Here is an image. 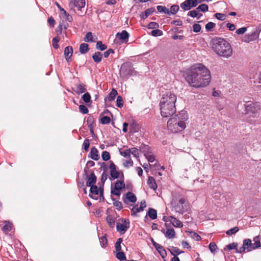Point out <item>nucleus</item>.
Here are the masks:
<instances>
[{
    "mask_svg": "<svg viewBox=\"0 0 261 261\" xmlns=\"http://www.w3.org/2000/svg\"><path fill=\"white\" fill-rule=\"evenodd\" d=\"M184 76L189 84L195 88L208 85L211 79L210 71L202 64H197L191 66L185 73Z\"/></svg>",
    "mask_w": 261,
    "mask_h": 261,
    "instance_id": "1",
    "label": "nucleus"
},
{
    "mask_svg": "<svg viewBox=\"0 0 261 261\" xmlns=\"http://www.w3.org/2000/svg\"><path fill=\"white\" fill-rule=\"evenodd\" d=\"M176 95L171 91L163 94L160 102L161 116L163 117L172 116L176 112Z\"/></svg>",
    "mask_w": 261,
    "mask_h": 261,
    "instance_id": "2",
    "label": "nucleus"
},
{
    "mask_svg": "<svg viewBox=\"0 0 261 261\" xmlns=\"http://www.w3.org/2000/svg\"><path fill=\"white\" fill-rule=\"evenodd\" d=\"M188 116L185 111H180L179 114L170 118L167 122L168 130L173 133L183 130L186 127L185 122L188 120Z\"/></svg>",
    "mask_w": 261,
    "mask_h": 261,
    "instance_id": "3",
    "label": "nucleus"
},
{
    "mask_svg": "<svg viewBox=\"0 0 261 261\" xmlns=\"http://www.w3.org/2000/svg\"><path fill=\"white\" fill-rule=\"evenodd\" d=\"M211 45L213 50L219 56L228 57V42L222 38H215L211 41Z\"/></svg>",
    "mask_w": 261,
    "mask_h": 261,
    "instance_id": "4",
    "label": "nucleus"
},
{
    "mask_svg": "<svg viewBox=\"0 0 261 261\" xmlns=\"http://www.w3.org/2000/svg\"><path fill=\"white\" fill-rule=\"evenodd\" d=\"M260 109V106L257 102L248 101L245 105V111L244 117L245 120L252 124L255 122V114Z\"/></svg>",
    "mask_w": 261,
    "mask_h": 261,
    "instance_id": "5",
    "label": "nucleus"
},
{
    "mask_svg": "<svg viewBox=\"0 0 261 261\" xmlns=\"http://www.w3.org/2000/svg\"><path fill=\"white\" fill-rule=\"evenodd\" d=\"M134 68L132 63L129 62H125L121 66L119 74L122 79H127L128 76L133 75L134 72Z\"/></svg>",
    "mask_w": 261,
    "mask_h": 261,
    "instance_id": "6",
    "label": "nucleus"
},
{
    "mask_svg": "<svg viewBox=\"0 0 261 261\" xmlns=\"http://www.w3.org/2000/svg\"><path fill=\"white\" fill-rule=\"evenodd\" d=\"M172 204L176 212L181 214L187 212L189 207L184 198H181L177 201H174Z\"/></svg>",
    "mask_w": 261,
    "mask_h": 261,
    "instance_id": "7",
    "label": "nucleus"
},
{
    "mask_svg": "<svg viewBox=\"0 0 261 261\" xmlns=\"http://www.w3.org/2000/svg\"><path fill=\"white\" fill-rule=\"evenodd\" d=\"M110 179L111 180H113L116 179H118L120 174L123 177V174L122 172H120L118 171V167L115 165L113 162L112 161H110Z\"/></svg>",
    "mask_w": 261,
    "mask_h": 261,
    "instance_id": "8",
    "label": "nucleus"
},
{
    "mask_svg": "<svg viewBox=\"0 0 261 261\" xmlns=\"http://www.w3.org/2000/svg\"><path fill=\"white\" fill-rule=\"evenodd\" d=\"M90 187V194L89 196L93 199H97V196L99 194V192H100L99 197L100 199L101 198L103 200L104 197H103V189L100 188L98 189L97 186L96 185H93Z\"/></svg>",
    "mask_w": 261,
    "mask_h": 261,
    "instance_id": "9",
    "label": "nucleus"
},
{
    "mask_svg": "<svg viewBox=\"0 0 261 261\" xmlns=\"http://www.w3.org/2000/svg\"><path fill=\"white\" fill-rule=\"evenodd\" d=\"M125 188V184L123 180H117L114 187L111 186V193L116 196L120 195V190Z\"/></svg>",
    "mask_w": 261,
    "mask_h": 261,
    "instance_id": "10",
    "label": "nucleus"
},
{
    "mask_svg": "<svg viewBox=\"0 0 261 261\" xmlns=\"http://www.w3.org/2000/svg\"><path fill=\"white\" fill-rule=\"evenodd\" d=\"M254 246L253 245V243L252 241L249 239H246L243 241V246L239 248L240 253H242L243 252H249L252 250H254L253 248Z\"/></svg>",
    "mask_w": 261,
    "mask_h": 261,
    "instance_id": "11",
    "label": "nucleus"
},
{
    "mask_svg": "<svg viewBox=\"0 0 261 261\" xmlns=\"http://www.w3.org/2000/svg\"><path fill=\"white\" fill-rule=\"evenodd\" d=\"M122 223H117V230L121 234H124L129 227V221L128 219H122Z\"/></svg>",
    "mask_w": 261,
    "mask_h": 261,
    "instance_id": "12",
    "label": "nucleus"
},
{
    "mask_svg": "<svg viewBox=\"0 0 261 261\" xmlns=\"http://www.w3.org/2000/svg\"><path fill=\"white\" fill-rule=\"evenodd\" d=\"M196 0H186L180 4V7L185 11H188L195 7L197 4Z\"/></svg>",
    "mask_w": 261,
    "mask_h": 261,
    "instance_id": "13",
    "label": "nucleus"
},
{
    "mask_svg": "<svg viewBox=\"0 0 261 261\" xmlns=\"http://www.w3.org/2000/svg\"><path fill=\"white\" fill-rule=\"evenodd\" d=\"M152 243L153 246L161 255L162 258H165L167 255L166 251L164 249V248L159 244L154 242L153 240H152Z\"/></svg>",
    "mask_w": 261,
    "mask_h": 261,
    "instance_id": "14",
    "label": "nucleus"
},
{
    "mask_svg": "<svg viewBox=\"0 0 261 261\" xmlns=\"http://www.w3.org/2000/svg\"><path fill=\"white\" fill-rule=\"evenodd\" d=\"M137 201L136 195L130 192H128L125 195V198H123V201L125 203H127L128 201L135 203Z\"/></svg>",
    "mask_w": 261,
    "mask_h": 261,
    "instance_id": "15",
    "label": "nucleus"
},
{
    "mask_svg": "<svg viewBox=\"0 0 261 261\" xmlns=\"http://www.w3.org/2000/svg\"><path fill=\"white\" fill-rule=\"evenodd\" d=\"M129 36V33L125 30H123L121 33H117L116 34V38L123 42L127 41Z\"/></svg>",
    "mask_w": 261,
    "mask_h": 261,
    "instance_id": "16",
    "label": "nucleus"
},
{
    "mask_svg": "<svg viewBox=\"0 0 261 261\" xmlns=\"http://www.w3.org/2000/svg\"><path fill=\"white\" fill-rule=\"evenodd\" d=\"M139 148L140 151L144 154V156L152 153L151 148L148 145L142 144Z\"/></svg>",
    "mask_w": 261,
    "mask_h": 261,
    "instance_id": "17",
    "label": "nucleus"
},
{
    "mask_svg": "<svg viewBox=\"0 0 261 261\" xmlns=\"http://www.w3.org/2000/svg\"><path fill=\"white\" fill-rule=\"evenodd\" d=\"M73 54V48L70 46H68L64 49V56L67 62L70 61L71 57Z\"/></svg>",
    "mask_w": 261,
    "mask_h": 261,
    "instance_id": "18",
    "label": "nucleus"
},
{
    "mask_svg": "<svg viewBox=\"0 0 261 261\" xmlns=\"http://www.w3.org/2000/svg\"><path fill=\"white\" fill-rule=\"evenodd\" d=\"M169 221L176 227L181 228L182 227V223L179 220L177 219L175 217L173 216H169L168 217Z\"/></svg>",
    "mask_w": 261,
    "mask_h": 261,
    "instance_id": "19",
    "label": "nucleus"
},
{
    "mask_svg": "<svg viewBox=\"0 0 261 261\" xmlns=\"http://www.w3.org/2000/svg\"><path fill=\"white\" fill-rule=\"evenodd\" d=\"M162 232L164 233L165 237L168 239H173L175 237V232L172 228H167L166 232L165 230H163Z\"/></svg>",
    "mask_w": 261,
    "mask_h": 261,
    "instance_id": "20",
    "label": "nucleus"
},
{
    "mask_svg": "<svg viewBox=\"0 0 261 261\" xmlns=\"http://www.w3.org/2000/svg\"><path fill=\"white\" fill-rule=\"evenodd\" d=\"M155 11V9L154 8H150L146 9L144 13H142L140 14V17L141 19L145 20L147 18L149 15L153 14Z\"/></svg>",
    "mask_w": 261,
    "mask_h": 261,
    "instance_id": "21",
    "label": "nucleus"
},
{
    "mask_svg": "<svg viewBox=\"0 0 261 261\" xmlns=\"http://www.w3.org/2000/svg\"><path fill=\"white\" fill-rule=\"evenodd\" d=\"M87 178L88 180L86 182L87 186L90 187L93 186V184L96 183L97 180V177L93 172L91 173L89 177L88 176Z\"/></svg>",
    "mask_w": 261,
    "mask_h": 261,
    "instance_id": "22",
    "label": "nucleus"
},
{
    "mask_svg": "<svg viewBox=\"0 0 261 261\" xmlns=\"http://www.w3.org/2000/svg\"><path fill=\"white\" fill-rule=\"evenodd\" d=\"M261 31V27L259 26L256 27L251 33H249L252 38L254 41H255L258 39L259 34Z\"/></svg>",
    "mask_w": 261,
    "mask_h": 261,
    "instance_id": "23",
    "label": "nucleus"
},
{
    "mask_svg": "<svg viewBox=\"0 0 261 261\" xmlns=\"http://www.w3.org/2000/svg\"><path fill=\"white\" fill-rule=\"evenodd\" d=\"M90 157L93 160L97 161L99 159L98 151L95 147H93L91 149L89 154Z\"/></svg>",
    "mask_w": 261,
    "mask_h": 261,
    "instance_id": "24",
    "label": "nucleus"
},
{
    "mask_svg": "<svg viewBox=\"0 0 261 261\" xmlns=\"http://www.w3.org/2000/svg\"><path fill=\"white\" fill-rule=\"evenodd\" d=\"M147 216L152 220H154L157 218V212L153 208H149L147 212V215L145 217V218H147Z\"/></svg>",
    "mask_w": 261,
    "mask_h": 261,
    "instance_id": "25",
    "label": "nucleus"
},
{
    "mask_svg": "<svg viewBox=\"0 0 261 261\" xmlns=\"http://www.w3.org/2000/svg\"><path fill=\"white\" fill-rule=\"evenodd\" d=\"M147 184L149 188L153 190L156 189L158 186L154 178L152 176H149L147 180Z\"/></svg>",
    "mask_w": 261,
    "mask_h": 261,
    "instance_id": "26",
    "label": "nucleus"
},
{
    "mask_svg": "<svg viewBox=\"0 0 261 261\" xmlns=\"http://www.w3.org/2000/svg\"><path fill=\"white\" fill-rule=\"evenodd\" d=\"M102 54L99 51L95 53L92 56L93 61L96 63H99L101 61Z\"/></svg>",
    "mask_w": 261,
    "mask_h": 261,
    "instance_id": "27",
    "label": "nucleus"
},
{
    "mask_svg": "<svg viewBox=\"0 0 261 261\" xmlns=\"http://www.w3.org/2000/svg\"><path fill=\"white\" fill-rule=\"evenodd\" d=\"M86 91V88L84 84H79L76 85V90L75 91L76 94H80L85 92Z\"/></svg>",
    "mask_w": 261,
    "mask_h": 261,
    "instance_id": "28",
    "label": "nucleus"
},
{
    "mask_svg": "<svg viewBox=\"0 0 261 261\" xmlns=\"http://www.w3.org/2000/svg\"><path fill=\"white\" fill-rule=\"evenodd\" d=\"M74 5L79 8V10L83 8H84L85 6V0H74Z\"/></svg>",
    "mask_w": 261,
    "mask_h": 261,
    "instance_id": "29",
    "label": "nucleus"
},
{
    "mask_svg": "<svg viewBox=\"0 0 261 261\" xmlns=\"http://www.w3.org/2000/svg\"><path fill=\"white\" fill-rule=\"evenodd\" d=\"M169 251L170 252L171 254L174 256H177V255H179L184 252L183 251H181L176 247H171L169 249Z\"/></svg>",
    "mask_w": 261,
    "mask_h": 261,
    "instance_id": "30",
    "label": "nucleus"
},
{
    "mask_svg": "<svg viewBox=\"0 0 261 261\" xmlns=\"http://www.w3.org/2000/svg\"><path fill=\"white\" fill-rule=\"evenodd\" d=\"M106 220L110 227L113 228L114 227L115 219L112 215L107 216Z\"/></svg>",
    "mask_w": 261,
    "mask_h": 261,
    "instance_id": "31",
    "label": "nucleus"
},
{
    "mask_svg": "<svg viewBox=\"0 0 261 261\" xmlns=\"http://www.w3.org/2000/svg\"><path fill=\"white\" fill-rule=\"evenodd\" d=\"M89 50V46L86 43H82L80 46V51L81 54H84Z\"/></svg>",
    "mask_w": 261,
    "mask_h": 261,
    "instance_id": "32",
    "label": "nucleus"
},
{
    "mask_svg": "<svg viewBox=\"0 0 261 261\" xmlns=\"http://www.w3.org/2000/svg\"><path fill=\"white\" fill-rule=\"evenodd\" d=\"M130 131L133 133H136L138 132L139 129V125L136 123L133 122L130 125Z\"/></svg>",
    "mask_w": 261,
    "mask_h": 261,
    "instance_id": "33",
    "label": "nucleus"
},
{
    "mask_svg": "<svg viewBox=\"0 0 261 261\" xmlns=\"http://www.w3.org/2000/svg\"><path fill=\"white\" fill-rule=\"evenodd\" d=\"M156 9L160 13H163L168 15L169 14V10L165 6H158Z\"/></svg>",
    "mask_w": 261,
    "mask_h": 261,
    "instance_id": "34",
    "label": "nucleus"
},
{
    "mask_svg": "<svg viewBox=\"0 0 261 261\" xmlns=\"http://www.w3.org/2000/svg\"><path fill=\"white\" fill-rule=\"evenodd\" d=\"M196 9L198 11V12H205L208 11V7L206 4H201L197 8H196Z\"/></svg>",
    "mask_w": 261,
    "mask_h": 261,
    "instance_id": "35",
    "label": "nucleus"
},
{
    "mask_svg": "<svg viewBox=\"0 0 261 261\" xmlns=\"http://www.w3.org/2000/svg\"><path fill=\"white\" fill-rule=\"evenodd\" d=\"M96 49L101 51H103L107 49V46L106 44L102 43L100 41H97L96 45Z\"/></svg>",
    "mask_w": 261,
    "mask_h": 261,
    "instance_id": "36",
    "label": "nucleus"
},
{
    "mask_svg": "<svg viewBox=\"0 0 261 261\" xmlns=\"http://www.w3.org/2000/svg\"><path fill=\"white\" fill-rule=\"evenodd\" d=\"M118 93L116 90L113 89L112 90L110 93L109 96H108V99L109 101H113L115 99L116 95H117Z\"/></svg>",
    "mask_w": 261,
    "mask_h": 261,
    "instance_id": "37",
    "label": "nucleus"
},
{
    "mask_svg": "<svg viewBox=\"0 0 261 261\" xmlns=\"http://www.w3.org/2000/svg\"><path fill=\"white\" fill-rule=\"evenodd\" d=\"M84 40L86 42H93L92 33L90 32L87 33L84 37Z\"/></svg>",
    "mask_w": 261,
    "mask_h": 261,
    "instance_id": "38",
    "label": "nucleus"
},
{
    "mask_svg": "<svg viewBox=\"0 0 261 261\" xmlns=\"http://www.w3.org/2000/svg\"><path fill=\"white\" fill-rule=\"evenodd\" d=\"M11 225L12 224L9 222L5 221L2 230L5 232H8L11 230Z\"/></svg>",
    "mask_w": 261,
    "mask_h": 261,
    "instance_id": "39",
    "label": "nucleus"
},
{
    "mask_svg": "<svg viewBox=\"0 0 261 261\" xmlns=\"http://www.w3.org/2000/svg\"><path fill=\"white\" fill-rule=\"evenodd\" d=\"M241 40L244 42H249L251 41H254L249 33L245 34L242 38Z\"/></svg>",
    "mask_w": 261,
    "mask_h": 261,
    "instance_id": "40",
    "label": "nucleus"
},
{
    "mask_svg": "<svg viewBox=\"0 0 261 261\" xmlns=\"http://www.w3.org/2000/svg\"><path fill=\"white\" fill-rule=\"evenodd\" d=\"M118 252L116 254V256L117 259L120 260H124L126 259V256L123 252L117 251Z\"/></svg>",
    "mask_w": 261,
    "mask_h": 261,
    "instance_id": "41",
    "label": "nucleus"
},
{
    "mask_svg": "<svg viewBox=\"0 0 261 261\" xmlns=\"http://www.w3.org/2000/svg\"><path fill=\"white\" fill-rule=\"evenodd\" d=\"M179 10V6L177 5H172L170 8V11H169V14H175Z\"/></svg>",
    "mask_w": 261,
    "mask_h": 261,
    "instance_id": "42",
    "label": "nucleus"
},
{
    "mask_svg": "<svg viewBox=\"0 0 261 261\" xmlns=\"http://www.w3.org/2000/svg\"><path fill=\"white\" fill-rule=\"evenodd\" d=\"M215 17L220 20H225L227 18V15L223 13H217L215 14Z\"/></svg>",
    "mask_w": 261,
    "mask_h": 261,
    "instance_id": "43",
    "label": "nucleus"
},
{
    "mask_svg": "<svg viewBox=\"0 0 261 261\" xmlns=\"http://www.w3.org/2000/svg\"><path fill=\"white\" fill-rule=\"evenodd\" d=\"M87 123L88 126V127H93V125L94 124V117L92 116H89L87 118Z\"/></svg>",
    "mask_w": 261,
    "mask_h": 261,
    "instance_id": "44",
    "label": "nucleus"
},
{
    "mask_svg": "<svg viewBox=\"0 0 261 261\" xmlns=\"http://www.w3.org/2000/svg\"><path fill=\"white\" fill-rule=\"evenodd\" d=\"M190 234V237L196 241H200L201 240L200 236L194 231H188Z\"/></svg>",
    "mask_w": 261,
    "mask_h": 261,
    "instance_id": "45",
    "label": "nucleus"
},
{
    "mask_svg": "<svg viewBox=\"0 0 261 261\" xmlns=\"http://www.w3.org/2000/svg\"><path fill=\"white\" fill-rule=\"evenodd\" d=\"M107 168L106 167V169H103V172L101 175V181L102 184L103 185L106 180L108 179V175L107 173Z\"/></svg>",
    "mask_w": 261,
    "mask_h": 261,
    "instance_id": "46",
    "label": "nucleus"
},
{
    "mask_svg": "<svg viewBox=\"0 0 261 261\" xmlns=\"http://www.w3.org/2000/svg\"><path fill=\"white\" fill-rule=\"evenodd\" d=\"M82 99L85 102L89 103L91 102V95L88 92H86L82 96Z\"/></svg>",
    "mask_w": 261,
    "mask_h": 261,
    "instance_id": "47",
    "label": "nucleus"
},
{
    "mask_svg": "<svg viewBox=\"0 0 261 261\" xmlns=\"http://www.w3.org/2000/svg\"><path fill=\"white\" fill-rule=\"evenodd\" d=\"M99 242L101 247H106L107 245V239L106 236H103L99 238Z\"/></svg>",
    "mask_w": 261,
    "mask_h": 261,
    "instance_id": "48",
    "label": "nucleus"
},
{
    "mask_svg": "<svg viewBox=\"0 0 261 261\" xmlns=\"http://www.w3.org/2000/svg\"><path fill=\"white\" fill-rule=\"evenodd\" d=\"M111 122V119L109 116H103L100 118V123L102 124H107Z\"/></svg>",
    "mask_w": 261,
    "mask_h": 261,
    "instance_id": "49",
    "label": "nucleus"
},
{
    "mask_svg": "<svg viewBox=\"0 0 261 261\" xmlns=\"http://www.w3.org/2000/svg\"><path fill=\"white\" fill-rule=\"evenodd\" d=\"M151 35L154 37L160 36L163 35V32L159 29H155L152 30L151 33Z\"/></svg>",
    "mask_w": 261,
    "mask_h": 261,
    "instance_id": "50",
    "label": "nucleus"
},
{
    "mask_svg": "<svg viewBox=\"0 0 261 261\" xmlns=\"http://www.w3.org/2000/svg\"><path fill=\"white\" fill-rule=\"evenodd\" d=\"M102 159L105 161H107L110 159V155L109 152L104 151L102 152L101 154Z\"/></svg>",
    "mask_w": 261,
    "mask_h": 261,
    "instance_id": "51",
    "label": "nucleus"
},
{
    "mask_svg": "<svg viewBox=\"0 0 261 261\" xmlns=\"http://www.w3.org/2000/svg\"><path fill=\"white\" fill-rule=\"evenodd\" d=\"M60 38L58 36H57L53 38V47L57 49L59 47V45L58 44V42L60 41Z\"/></svg>",
    "mask_w": 261,
    "mask_h": 261,
    "instance_id": "52",
    "label": "nucleus"
},
{
    "mask_svg": "<svg viewBox=\"0 0 261 261\" xmlns=\"http://www.w3.org/2000/svg\"><path fill=\"white\" fill-rule=\"evenodd\" d=\"M79 111L81 113H83V114H87L89 111L87 107L84 105H80Z\"/></svg>",
    "mask_w": 261,
    "mask_h": 261,
    "instance_id": "53",
    "label": "nucleus"
},
{
    "mask_svg": "<svg viewBox=\"0 0 261 261\" xmlns=\"http://www.w3.org/2000/svg\"><path fill=\"white\" fill-rule=\"evenodd\" d=\"M142 211L143 210L140 209V207H138V205H135L131 210L132 215L133 216H136L138 213Z\"/></svg>",
    "mask_w": 261,
    "mask_h": 261,
    "instance_id": "54",
    "label": "nucleus"
},
{
    "mask_svg": "<svg viewBox=\"0 0 261 261\" xmlns=\"http://www.w3.org/2000/svg\"><path fill=\"white\" fill-rule=\"evenodd\" d=\"M159 27V25L158 23L156 22H150L149 23V24L147 25V28L148 29H157Z\"/></svg>",
    "mask_w": 261,
    "mask_h": 261,
    "instance_id": "55",
    "label": "nucleus"
},
{
    "mask_svg": "<svg viewBox=\"0 0 261 261\" xmlns=\"http://www.w3.org/2000/svg\"><path fill=\"white\" fill-rule=\"evenodd\" d=\"M61 13L64 15L67 21L68 22H71L72 21L73 18L71 15H69L65 10H64Z\"/></svg>",
    "mask_w": 261,
    "mask_h": 261,
    "instance_id": "56",
    "label": "nucleus"
},
{
    "mask_svg": "<svg viewBox=\"0 0 261 261\" xmlns=\"http://www.w3.org/2000/svg\"><path fill=\"white\" fill-rule=\"evenodd\" d=\"M198 11L196 9H194L189 11L187 15L193 18H196V17L198 16Z\"/></svg>",
    "mask_w": 261,
    "mask_h": 261,
    "instance_id": "57",
    "label": "nucleus"
},
{
    "mask_svg": "<svg viewBox=\"0 0 261 261\" xmlns=\"http://www.w3.org/2000/svg\"><path fill=\"white\" fill-rule=\"evenodd\" d=\"M254 243H253V245L254 246L253 248L255 249L256 248H259L260 246V243L259 240H258V237H256L255 238H254Z\"/></svg>",
    "mask_w": 261,
    "mask_h": 261,
    "instance_id": "58",
    "label": "nucleus"
},
{
    "mask_svg": "<svg viewBox=\"0 0 261 261\" xmlns=\"http://www.w3.org/2000/svg\"><path fill=\"white\" fill-rule=\"evenodd\" d=\"M116 105L119 108H122L123 106V99L121 96H118L117 98Z\"/></svg>",
    "mask_w": 261,
    "mask_h": 261,
    "instance_id": "59",
    "label": "nucleus"
},
{
    "mask_svg": "<svg viewBox=\"0 0 261 261\" xmlns=\"http://www.w3.org/2000/svg\"><path fill=\"white\" fill-rule=\"evenodd\" d=\"M215 25V23L214 22H208L205 25V29L207 31H211Z\"/></svg>",
    "mask_w": 261,
    "mask_h": 261,
    "instance_id": "60",
    "label": "nucleus"
},
{
    "mask_svg": "<svg viewBox=\"0 0 261 261\" xmlns=\"http://www.w3.org/2000/svg\"><path fill=\"white\" fill-rule=\"evenodd\" d=\"M131 150V154H132L135 158H139V150L138 148L136 147L132 148Z\"/></svg>",
    "mask_w": 261,
    "mask_h": 261,
    "instance_id": "61",
    "label": "nucleus"
},
{
    "mask_svg": "<svg viewBox=\"0 0 261 261\" xmlns=\"http://www.w3.org/2000/svg\"><path fill=\"white\" fill-rule=\"evenodd\" d=\"M247 30V28L243 27L236 30L235 33L237 35H242L246 32Z\"/></svg>",
    "mask_w": 261,
    "mask_h": 261,
    "instance_id": "62",
    "label": "nucleus"
},
{
    "mask_svg": "<svg viewBox=\"0 0 261 261\" xmlns=\"http://www.w3.org/2000/svg\"><path fill=\"white\" fill-rule=\"evenodd\" d=\"M147 161L150 163H153L155 161V156L152 153L148 154L145 156Z\"/></svg>",
    "mask_w": 261,
    "mask_h": 261,
    "instance_id": "63",
    "label": "nucleus"
},
{
    "mask_svg": "<svg viewBox=\"0 0 261 261\" xmlns=\"http://www.w3.org/2000/svg\"><path fill=\"white\" fill-rule=\"evenodd\" d=\"M114 205L116 207V208L120 211L122 208V205L120 201L118 200H115L113 202Z\"/></svg>",
    "mask_w": 261,
    "mask_h": 261,
    "instance_id": "64",
    "label": "nucleus"
}]
</instances>
